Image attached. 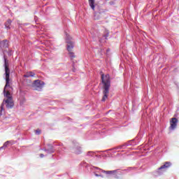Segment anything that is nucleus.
<instances>
[{
	"label": "nucleus",
	"mask_w": 179,
	"mask_h": 179,
	"mask_svg": "<svg viewBox=\"0 0 179 179\" xmlns=\"http://www.w3.org/2000/svg\"><path fill=\"white\" fill-rule=\"evenodd\" d=\"M12 24V21L10 20H7V22L5 24V27L6 29H10V24Z\"/></svg>",
	"instance_id": "nucleus-11"
},
{
	"label": "nucleus",
	"mask_w": 179,
	"mask_h": 179,
	"mask_svg": "<svg viewBox=\"0 0 179 179\" xmlns=\"http://www.w3.org/2000/svg\"><path fill=\"white\" fill-rule=\"evenodd\" d=\"M71 40H72V38H71V36H69V35H66V43H67V50L69 52H71L73 50L74 43Z\"/></svg>",
	"instance_id": "nucleus-4"
},
{
	"label": "nucleus",
	"mask_w": 179,
	"mask_h": 179,
	"mask_svg": "<svg viewBox=\"0 0 179 179\" xmlns=\"http://www.w3.org/2000/svg\"><path fill=\"white\" fill-rule=\"evenodd\" d=\"M103 85V94L102 101L107 100L108 98V93H110V87L111 86V80L109 74L104 75L103 73L101 76Z\"/></svg>",
	"instance_id": "nucleus-2"
},
{
	"label": "nucleus",
	"mask_w": 179,
	"mask_h": 179,
	"mask_svg": "<svg viewBox=\"0 0 179 179\" xmlns=\"http://www.w3.org/2000/svg\"><path fill=\"white\" fill-rule=\"evenodd\" d=\"M15 142L13 141H6V143H4L3 146L0 148V150L1 149H5V148H8V146L14 145Z\"/></svg>",
	"instance_id": "nucleus-7"
},
{
	"label": "nucleus",
	"mask_w": 179,
	"mask_h": 179,
	"mask_svg": "<svg viewBox=\"0 0 179 179\" xmlns=\"http://www.w3.org/2000/svg\"><path fill=\"white\" fill-rule=\"evenodd\" d=\"M96 0H88V2H89V5L90 6V8L94 10V2H95Z\"/></svg>",
	"instance_id": "nucleus-8"
},
{
	"label": "nucleus",
	"mask_w": 179,
	"mask_h": 179,
	"mask_svg": "<svg viewBox=\"0 0 179 179\" xmlns=\"http://www.w3.org/2000/svg\"><path fill=\"white\" fill-rule=\"evenodd\" d=\"M2 111H3V106H0V117H1V115H2Z\"/></svg>",
	"instance_id": "nucleus-15"
},
{
	"label": "nucleus",
	"mask_w": 179,
	"mask_h": 179,
	"mask_svg": "<svg viewBox=\"0 0 179 179\" xmlns=\"http://www.w3.org/2000/svg\"><path fill=\"white\" fill-rule=\"evenodd\" d=\"M44 81L41 80H36L32 83V87H34L35 90L40 92V90L44 87Z\"/></svg>",
	"instance_id": "nucleus-3"
},
{
	"label": "nucleus",
	"mask_w": 179,
	"mask_h": 179,
	"mask_svg": "<svg viewBox=\"0 0 179 179\" xmlns=\"http://www.w3.org/2000/svg\"><path fill=\"white\" fill-rule=\"evenodd\" d=\"M170 122H171L170 129H176V128L177 127V122H178V120L176 117H173L171 119V121Z\"/></svg>",
	"instance_id": "nucleus-5"
},
{
	"label": "nucleus",
	"mask_w": 179,
	"mask_h": 179,
	"mask_svg": "<svg viewBox=\"0 0 179 179\" xmlns=\"http://www.w3.org/2000/svg\"><path fill=\"white\" fill-rule=\"evenodd\" d=\"M44 157V154H40L39 155V158L43 159Z\"/></svg>",
	"instance_id": "nucleus-16"
},
{
	"label": "nucleus",
	"mask_w": 179,
	"mask_h": 179,
	"mask_svg": "<svg viewBox=\"0 0 179 179\" xmlns=\"http://www.w3.org/2000/svg\"><path fill=\"white\" fill-rule=\"evenodd\" d=\"M102 173H105V174H115L117 173V171H104L101 170Z\"/></svg>",
	"instance_id": "nucleus-10"
},
{
	"label": "nucleus",
	"mask_w": 179,
	"mask_h": 179,
	"mask_svg": "<svg viewBox=\"0 0 179 179\" xmlns=\"http://www.w3.org/2000/svg\"><path fill=\"white\" fill-rule=\"evenodd\" d=\"M48 153H54V148L51 145H48Z\"/></svg>",
	"instance_id": "nucleus-9"
},
{
	"label": "nucleus",
	"mask_w": 179,
	"mask_h": 179,
	"mask_svg": "<svg viewBox=\"0 0 179 179\" xmlns=\"http://www.w3.org/2000/svg\"><path fill=\"white\" fill-rule=\"evenodd\" d=\"M6 85L4 87L3 94L4 99L1 106H6L7 108H12L15 106V103L13 102V98H12V94H10V92L12 90V87H10V80L9 79V69L6 66Z\"/></svg>",
	"instance_id": "nucleus-1"
},
{
	"label": "nucleus",
	"mask_w": 179,
	"mask_h": 179,
	"mask_svg": "<svg viewBox=\"0 0 179 179\" xmlns=\"http://www.w3.org/2000/svg\"><path fill=\"white\" fill-rule=\"evenodd\" d=\"M95 176H96V177H100L101 176L100 175H99L97 173H96Z\"/></svg>",
	"instance_id": "nucleus-17"
},
{
	"label": "nucleus",
	"mask_w": 179,
	"mask_h": 179,
	"mask_svg": "<svg viewBox=\"0 0 179 179\" xmlns=\"http://www.w3.org/2000/svg\"><path fill=\"white\" fill-rule=\"evenodd\" d=\"M34 76V73L33 72H27L25 75H24V78H30Z\"/></svg>",
	"instance_id": "nucleus-12"
},
{
	"label": "nucleus",
	"mask_w": 179,
	"mask_h": 179,
	"mask_svg": "<svg viewBox=\"0 0 179 179\" xmlns=\"http://www.w3.org/2000/svg\"><path fill=\"white\" fill-rule=\"evenodd\" d=\"M36 135H40L41 134V130L40 129H37L36 130L34 131Z\"/></svg>",
	"instance_id": "nucleus-14"
},
{
	"label": "nucleus",
	"mask_w": 179,
	"mask_h": 179,
	"mask_svg": "<svg viewBox=\"0 0 179 179\" xmlns=\"http://www.w3.org/2000/svg\"><path fill=\"white\" fill-rule=\"evenodd\" d=\"M69 52V57L71 59H73V58H76V56L75 55V53H73V52L70 51Z\"/></svg>",
	"instance_id": "nucleus-13"
},
{
	"label": "nucleus",
	"mask_w": 179,
	"mask_h": 179,
	"mask_svg": "<svg viewBox=\"0 0 179 179\" xmlns=\"http://www.w3.org/2000/svg\"><path fill=\"white\" fill-rule=\"evenodd\" d=\"M169 167H171V162H166L163 166L159 168L158 171H160V170H167V169H169Z\"/></svg>",
	"instance_id": "nucleus-6"
}]
</instances>
